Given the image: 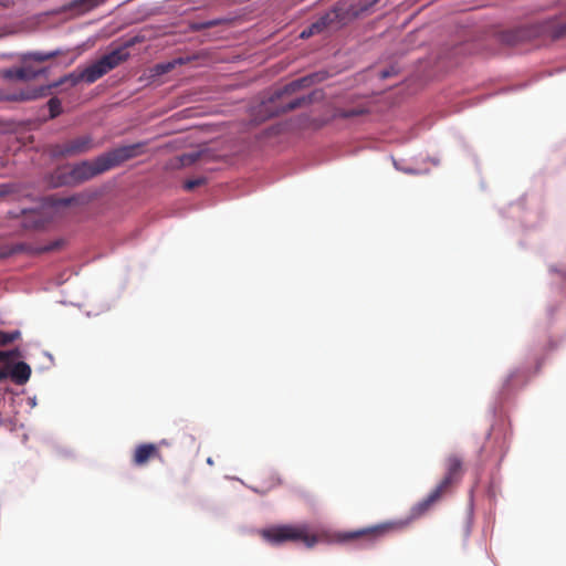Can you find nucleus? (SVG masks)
Segmentation results:
<instances>
[{
	"label": "nucleus",
	"mask_w": 566,
	"mask_h": 566,
	"mask_svg": "<svg viewBox=\"0 0 566 566\" xmlns=\"http://www.w3.org/2000/svg\"><path fill=\"white\" fill-rule=\"evenodd\" d=\"M389 76H390V72H388V71H382V72H381V77H382V78H387V77H389Z\"/></svg>",
	"instance_id": "obj_26"
},
{
	"label": "nucleus",
	"mask_w": 566,
	"mask_h": 566,
	"mask_svg": "<svg viewBox=\"0 0 566 566\" xmlns=\"http://www.w3.org/2000/svg\"><path fill=\"white\" fill-rule=\"evenodd\" d=\"M144 148V143L120 146L96 157L92 161L83 160L72 167H59L51 175V185L62 187L82 184L140 156Z\"/></svg>",
	"instance_id": "obj_2"
},
{
	"label": "nucleus",
	"mask_w": 566,
	"mask_h": 566,
	"mask_svg": "<svg viewBox=\"0 0 566 566\" xmlns=\"http://www.w3.org/2000/svg\"><path fill=\"white\" fill-rule=\"evenodd\" d=\"M31 376V368L24 361L17 363L11 370V378L18 385L25 384Z\"/></svg>",
	"instance_id": "obj_12"
},
{
	"label": "nucleus",
	"mask_w": 566,
	"mask_h": 566,
	"mask_svg": "<svg viewBox=\"0 0 566 566\" xmlns=\"http://www.w3.org/2000/svg\"><path fill=\"white\" fill-rule=\"evenodd\" d=\"M547 36L553 40L566 38V14L553 17L532 27V30L520 29L506 32L502 35V41L513 45L527 36Z\"/></svg>",
	"instance_id": "obj_5"
},
{
	"label": "nucleus",
	"mask_w": 566,
	"mask_h": 566,
	"mask_svg": "<svg viewBox=\"0 0 566 566\" xmlns=\"http://www.w3.org/2000/svg\"><path fill=\"white\" fill-rule=\"evenodd\" d=\"M43 70L35 71L30 66H22L19 69L8 70L4 72V76L8 78H17V80H31L41 74Z\"/></svg>",
	"instance_id": "obj_11"
},
{
	"label": "nucleus",
	"mask_w": 566,
	"mask_h": 566,
	"mask_svg": "<svg viewBox=\"0 0 566 566\" xmlns=\"http://www.w3.org/2000/svg\"><path fill=\"white\" fill-rule=\"evenodd\" d=\"M7 193H9V186H6V185L1 186L0 187V198L6 196Z\"/></svg>",
	"instance_id": "obj_23"
},
{
	"label": "nucleus",
	"mask_w": 566,
	"mask_h": 566,
	"mask_svg": "<svg viewBox=\"0 0 566 566\" xmlns=\"http://www.w3.org/2000/svg\"><path fill=\"white\" fill-rule=\"evenodd\" d=\"M203 184H206V178L200 177V178H195V179L186 180L185 184H184V187H185L186 190L191 191L195 188H197L199 186H202Z\"/></svg>",
	"instance_id": "obj_20"
},
{
	"label": "nucleus",
	"mask_w": 566,
	"mask_h": 566,
	"mask_svg": "<svg viewBox=\"0 0 566 566\" xmlns=\"http://www.w3.org/2000/svg\"><path fill=\"white\" fill-rule=\"evenodd\" d=\"M0 258H2V254L0 253Z\"/></svg>",
	"instance_id": "obj_29"
},
{
	"label": "nucleus",
	"mask_w": 566,
	"mask_h": 566,
	"mask_svg": "<svg viewBox=\"0 0 566 566\" xmlns=\"http://www.w3.org/2000/svg\"><path fill=\"white\" fill-rule=\"evenodd\" d=\"M364 113H365L364 108L354 107V108H349V109H338L337 116H339L342 118H350V117H356V116L363 115Z\"/></svg>",
	"instance_id": "obj_18"
},
{
	"label": "nucleus",
	"mask_w": 566,
	"mask_h": 566,
	"mask_svg": "<svg viewBox=\"0 0 566 566\" xmlns=\"http://www.w3.org/2000/svg\"><path fill=\"white\" fill-rule=\"evenodd\" d=\"M207 463H208L209 465H213V460H212L211 458H208V459H207Z\"/></svg>",
	"instance_id": "obj_28"
},
{
	"label": "nucleus",
	"mask_w": 566,
	"mask_h": 566,
	"mask_svg": "<svg viewBox=\"0 0 566 566\" xmlns=\"http://www.w3.org/2000/svg\"><path fill=\"white\" fill-rule=\"evenodd\" d=\"M88 201L87 197L82 193L73 195L70 197H56L52 199V203L54 207H70V206H81L85 205Z\"/></svg>",
	"instance_id": "obj_13"
},
{
	"label": "nucleus",
	"mask_w": 566,
	"mask_h": 566,
	"mask_svg": "<svg viewBox=\"0 0 566 566\" xmlns=\"http://www.w3.org/2000/svg\"><path fill=\"white\" fill-rule=\"evenodd\" d=\"M50 118H55L62 113V103L57 97H52L48 102Z\"/></svg>",
	"instance_id": "obj_16"
},
{
	"label": "nucleus",
	"mask_w": 566,
	"mask_h": 566,
	"mask_svg": "<svg viewBox=\"0 0 566 566\" xmlns=\"http://www.w3.org/2000/svg\"><path fill=\"white\" fill-rule=\"evenodd\" d=\"M161 67H163V72H168V71H170L174 67V64L172 63H168L167 65H164Z\"/></svg>",
	"instance_id": "obj_24"
},
{
	"label": "nucleus",
	"mask_w": 566,
	"mask_h": 566,
	"mask_svg": "<svg viewBox=\"0 0 566 566\" xmlns=\"http://www.w3.org/2000/svg\"><path fill=\"white\" fill-rule=\"evenodd\" d=\"M24 250H25V248H24V245H22V244L18 245V247L14 249V251H24Z\"/></svg>",
	"instance_id": "obj_27"
},
{
	"label": "nucleus",
	"mask_w": 566,
	"mask_h": 566,
	"mask_svg": "<svg viewBox=\"0 0 566 566\" xmlns=\"http://www.w3.org/2000/svg\"><path fill=\"white\" fill-rule=\"evenodd\" d=\"M260 535L266 543L274 546L287 542H302L307 548H312L322 539V535L312 533L305 523L272 525L261 530Z\"/></svg>",
	"instance_id": "obj_4"
},
{
	"label": "nucleus",
	"mask_w": 566,
	"mask_h": 566,
	"mask_svg": "<svg viewBox=\"0 0 566 566\" xmlns=\"http://www.w3.org/2000/svg\"><path fill=\"white\" fill-rule=\"evenodd\" d=\"M338 14L336 11L328 12L321 17L317 21L312 23L307 29L303 30L301 33V38L306 39L313 34L319 33L326 28H328L333 22L336 21Z\"/></svg>",
	"instance_id": "obj_10"
},
{
	"label": "nucleus",
	"mask_w": 566,
	"mask_h": 566,
	"mask_svg": "<svg viewBox=\"0 0 566 566\" xmlns=\"http://www.w3.org/2000/svg\"><path fill=\"white\" fill-rule=\"evenodd\" d=\"M62 245V241H54L50 244L38 247L34 250H32V253L34 254H41L50 251L57 250Z\"/></svg>",
	"instance_id": "obj_19"
},
{
	"label": "nucleus",
	"mask_w": 566,
	"mask_h": 566,
	"mask_svg": "<svg viewBox=\"0 0 566 566\" xmlns=\"http://www.w3.org/2000/svg\"><path fill=\"white\" fill-rule=\"evenodd\" d=\"M151 459L161 460V453L156 444L143 443L136 447L133 454V463L135 465H145Z\"/></svg>",
	"instance_id": "obj_9"
},
{
	"label": "nucleus",
	"mask_w": 566,
	"mask_h": 566,
	"mask_svg": "<svg viewBox=\"0 0 566 566\" xmlns=\"http://www.w3.org/2000/svg\"><path fill=\"white\" fill-rule=\"evenodd\" d=\"M18 355H19L18 349L0 350V361L8 363V361L14 359L15 357H18Z\"/></svg>",
	"instance_id": "obj_22"
},
{
	"label": "nucleus",
	"mask_w": 566,
	"mask_h": 566,
	"mask_svg": "<svg viewBox=\"0 0 566 566\" xmlns=\"http://www.w3.org/2000/svg\"><path fill=\"white\" fill-rule=\"evenodd\" d=\"M20 337V332H0V346H7Z\"/></svg>",
	"instance_id": "obj_17"
},
{
	"label": "nucleus",
	"mask_w": 566,
	"mask_h": 566,
	"mask_svg": "<svg viewBox=\"0 0 566 566\" xmlns=\"http://www.w3.org/2000/svg\"><path fill=\"white\" fill-rule=\"evenodd\" d=\"M8 376L7 371L4 369H0V380L6 379Z\"/></svg>",
	"instance_id": "obj_25"
},
{
	"label": "nucleus",
	"mask_w": 566,
	"mask_h": 566,
	"mask_svg": "<svg viewBox=\"0 0 566 566\" xmlns=\"http://www.w3.org/2000/svg\"><path fill=\"white\" fill-rule=\"evenodd\" d=\"M99 4V0H74V7H83L85 10H91Z\"/></svg>",
	"instance_id": "obj_21"
},
{
	"label": "nucleus",
	"mask_w": 566,
	"mask_h": 566,
	"mask_svg": "<svg viewBox=\"0 0 566 566\" xmlns=\"http://www.w3.org/2000/svg\"><path fill=\"white\" fill-rule=\"evenodd\" d=\"M462 459L457 454H451L446 460V474L439 484L411 509V515L407 520L385 522L370 527L360 528L350 532H340L334 535V541L345 543L349 541H363L365 545H373L385 535L391 532L405 530L412 520L423 515L433 504H436L451 488L458 483L463 475Z\"/></svg>",
	"instance_id": "obj_1"
},
{
	"label": "nucleus",
	"mask_w": 566,
	"mask_h": 566,
	"mask_svg": "<svg viewBox=\"0 0 566 566\" xmlns=\"http://www.w3.org/2000/svg\"><path fill=\"white\" fill-rule=\"evenodd\" d=\"M128 57L129 53L124 48L113 50L82 71L84 82L87 84L96 82L109 71L117 67L120 63L125 62Z\"/></svg>",
	"instance_id": "obj_6"
},
{
	"label": "nucleus",
	"mask_w": 566,
	"mask_h": 566,
	"mask_svg": "<svg viewBox=\"0 0 566 566\" xmlns=\"http://www.w3.org/2000/svg\"><path fill=\"white\" fill-rule=\"evenodd\" d=\"M228 22L227 19H212L207 21H192L189 23V30L192 32H198L205 29L213 28L220 25L222 23Z\"/></svg>",
	"instance_id": "obj_14"
},
{
	"label": "nucleus",
	"mask_w": 566,
	"mask_h": 566,
	"mask_svg": "<svg viewBox=\"0 0 566 566\" xmlns=\"http://www.w3.org/2000/svg\"><path fill=\"white\" fill-rule=\"evenodd\" d=\"M60 54V51H50V52H28L23 54V61L32 60L35 62H44L51 59L56 57Z\"/></svg>",
	"instance_id": "obj_15"
},
{
	"label": "nucleus",
	"mask_w": 566,
	"mask_h": 566,
	"mask_svg": "<svg viewBox=\"0 0 566 566\" xmlns=\"http://www.w3.org/2000/svg\"><path fill=\"white\" fill-rule=\"evenodd\" d=\"M80 82H84L83 72H72L63 77H61L59 81L52 83L49 86H42L38 90H33L31 92L21 93L19 96L14 97V99L20 101H30L35 99L38 97L45 96L48 92L53 87H59L62 84L70 83L71 86L77 85Z\"/></svg>",
	"instance_id": "obj_8"
},
{
	"label": "nucleus",
	"mask_w": 566,
	"mask_h": 566,
	"mask_svg": "<svg viewBox=\"0 0 566 566\" xmlns=\"http://www.w3.org/2000/svg\"><path fill=\"white\" fill-rule=\"evenodd\" d=\"M322 78L323 77L318 74H310L295 80L281 88L275 90L269 99L262 103V106L269 112L268 116H277L280 114L298 108L303 105L310 104L312 102L311 95L295 97L292 99H286V97L300 88L308 87L310 85L322 81Z\"/></svg>",
	"instance_id": "obj_3"
},
{
	"label": "nucleus",
	"mask_w": 566,
	"mask_h": 566,
	"mask_svg": "<svg viewBox=\"0 0 566 566\" xmlns=\"http://www.w3.org/2000/svg\"><path fill=\"white\" fill-rule=\"evenodd\" d=\"M93 139L91 136H80L74 139L66 140L61 144L51 145L50 155L55 158L72 157L85 154L93 149Z\"/></svg>",
	"instance_id": "obj_7"
}]
</instances>
